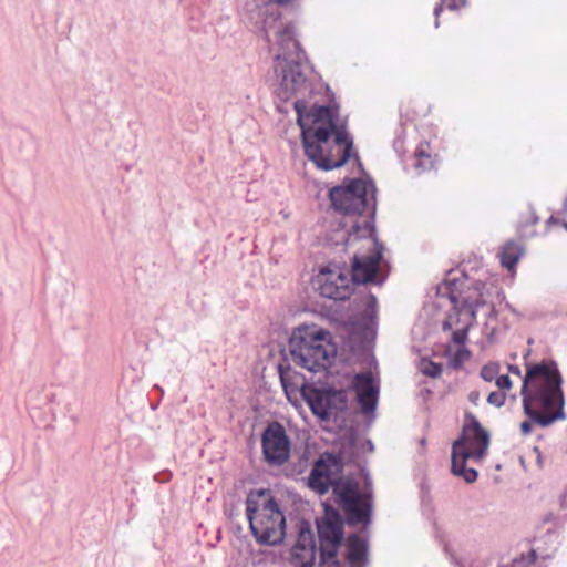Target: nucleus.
Returning a JSON list of instances; mask_svg holds the SVG:
<instances>
[{"instance_id": "obj_1", "label": "nucleus", "mask_w": 567, "mask_h": 567, "mask_svg": "<svg viewBox=\"0 0 567 567\" xmlns=\"http://www.w3.org/2000/svg\"><path fill=\"white\" fill-rule=\"evenodd\" d=\"M291 0H250L245 17L262 34L275 52V71L280 76L278 96L293 102L297 122L301 128L305 154L318 168L331 171L350 158L353 141L338 111L330 106L310 104L303 96L310 92L305 71L307 61L291 24L284 23L279 4Z\"/></svg>"}, {"instance_id": "obj_17", "label": "nucleus", "mask_w": 567, "mask_h": 567, "mask_svg": "<svg viewBox=\"0 0 567 567\" xmlns=\"http://www.w3.org/2000/svg\"><path fill=\"white\" fill-rule=\"evenodd\" d=\"M351 229L352 231H341L340 234L341 244L344 246L350 245L359 238L371 237L373 231V227L368 219H365L362 225L354 221L351 225Z\"/></svg>"}, {"instance_id": "obj_30", "label": "nucleus", "mask_w": 567, "mask_h": 567, "mask_svg": "<svg viewBox=\"0 0 567 567\" xmlns=\"http://www.w3.org/2000/svg\"><path fill=\"white\" fill-rule=\"evenodd\" d=\"M341 224H342L341 230H344L346 223H341Z\"/></svg>"}, {"instance_id": "obj_29", "label": "nucleus", "mask_w": 567, "mask_h": 567, "mask_svg": "<svg viewBox=\"0 0 567 567\" xmlns=\"http://www.w3.org/2000/svg\"><path fill=\"white\" fill-rule=\"evenodd\" d=\"M369 299L371 300V302L375 303L377 302V298L374 296H370Z\"/></svg>"}, {"instance_id": "obj_19", "label": "nucleus", "mask_w": 567, "mask_h": 567, "mask_svg": "<svg viewBox=\"0 0 567 567\" xmlns=\"http://www.w3.org/2000/svg\"><path fill=\"white\" fill-rule=\"evenodd\" d=\"M426 148L427 145L421 144L414 153L415 162L413 165L419 172L431 169L433 166L431 155L427 153Z\"/></svg>"}, {"instance_id": "obj_20", "label": "nucleus", "mask_w": 567, "mask_h": 567, "mask_svg": "<svg viewBox=\"0 0 567 567\" xmlns=\"http://www.w3.org/2000/svg\"><path fill=\"white\" fill-rule=\"evenodd\" d=\"M471 357V352L465 347H458L450 358V365L457 369L463 365Z\"/></svg>"}, {"instance_id": "obj_16", "label": "nucleus", "mask_w": 567, "mask_h": 567, "mask_svg": "<svg viewBox=\"0 0 567 567\" xmlns=\"http://www.w3.org/2000/svg\"><path fill=\"white\" fill-rule=\"evenodd\" d=\"M522 256V247L514 241H508L504 245L502 251L499 252L501 264L508 271H513Z\"/></svg>"}, {"instance_id": "obj_12", "label": "nucleus", "mask_w": 567, "mask_h": 567, "mask_svg": "<svg viewBox=\"0 0 567 567\" xmlns=\"http://www.w3.org/2000/svg\"><path fill=\"white\" fill-rule=\"evenodd\" d=\"M265 461L274 466L284 465L290 456L291 441L279 422H271L261 435Z\"/></svg>"}, {"instance_id": "obj_27", "label": "nucleus", "mask_w": 567, "mask_h": 567, "mask_svg": "<svg viewBox=\"0 0 567 567\" xmlns=\"http://www.w3.org/2000/svg\"><path fill=\"white\" fill-rule=\"evenodd\" d=\"M533 430V426H532V423L528 422V421H524L522 424H520V431L524 435H528L530 434Z\"/></svg>"}, {"instance_id": "obj_13", "label": "nucleus", "mask_w": 567, "mask_h": 567, "mask_svg": "<svg viewBox=\"0 0 567 567\" xmlns=\"http://www.w3.org/2000/svg\"><path fill=\"white\" fill-rule=\"evenodd\" d=\"M369 247H373V252L364 256H353V264L350 278L353 280V285L367 284L373 281L380 259L382 258V246H379L374 238H368Z\"/></svg>"}, {"instance_id": "obj_9", "label": "nucleus", "mask_w": 567, "mask_h": 567, "mask_svg": "<svg viewBox=\"0 0 567 567\" xmlns=\"http://www.w3.org/2000/svg\"><path fill=\"white\" fill-rule=\"evenodd\" d=\"M375 186L372 182L350 179L330 189L332 207L344 216L361 215L365 210L374 213L377 205Z\"/></svg>"}, {"instance_id": "obj_10", "label": "nucleus", "mask_w": 567, "mask_h": 567, "mask_svg": "<svg viewBox=\"0 0 567 567\" xmlns=\"http://www.w3.org/2000/svg\"><path fill=\"white\" fill-rule=\"evenodd\" d=\"M319 537V567H343L338 559V550L343 539L344 520L330 505H324V514L316 519Z\"/></svg>"}, {"instance_id": "obj_3", "label": "nucleus", "mask_w": 567, "mask_h": 567, "mask_svg": "<svg viewBox=\"0 0 567 567\" xmlns=\"http://www.w3.org/2000/svg\"><path fill=\"white\" fill-rule=\"evenodd\" d=\"M563 377L553 360L527 367L520 394L525 414L540 426L565 420Z\"/></svg>"}, {"instance_id": "obj_2", "label": "nucleus", "mask_w": 567, "mask_h": 567, "mask_svg": "<svg viewBox=\"0 0 567 567\" xmlns=\"http://www.w3.org/2000/svg\"><path fill=\"white\" fill-rule=\"evenodd\" d=\"M341 472V461L327 453L315 462L308 477V486L319 495L326 494L332 487L336 503L342 509L348 525L367 527L371 523V495L362 492L355 481L340 478Z\"/></svg>"}, {"instance_id": "obj_31", "label": "nucleus", "mask_w": 567, "mask_h": 567, "mask_svg": "<svg viewBox=\"0 0 567 567\" xmlns=\"http://www.w3.org/2000/svg\"><path fill=\"white\" fill-rule=\"evenodd\" d=\"M563 225H564L565 229L567 230V221H565Z\"/></svg>"}, {"instance_id": "obj_25", "label": "nucleus", "mask_w": 567, "mask_h": 567, "mask_svg": "<svg viewBox=\"0 0 567 567\" xmlns=\"http://www.w3.org/2000/svg\"><path fill=\"white\" fill-rule=\"evenodd\" d=\"M495 383L502 392H503V390H508L512 388V381H511L509 377L506 374L496 377Z\"/></svg>"}, {"instance_id": "obj_8", "label": "nucleus", "mask_w": 567, "mask_h": 567, "mask_svg": "<svg viewBox=\"0 0 567 567\" xmlns=\"http://www.w3.org/2000/svg\"><path fill=\"white\" fill-rule=\"evenodd\" d=\"M465 419L462 435L452 446L451 468L454 475L462 477L466 483H474L477 480V471L466 467V461H480L484 457L489 445V434L472 413H466Z\"/></svg>"}, {"instance_id": "obj_7", "label": "nucleus", "mask_w": 567, "mask_h": 567, "mask_svg": "<svg viewBox=\"0 0 567 567\" xmlns=\"http://www.w3.org/2000/svg\"><path fill=\"white\" fill-rule=\"evenodd\" d=\"M246 515L259 544L279 545L286 535V518L267 491L251 492L246 499Z\"/></svg>"}, {"instance_id": "obj_22", "label": "nucleus", "mask_w": 567, "mask_h": 567, "mask_svg": "<svg viewBox=\"0 0 567 567\" xmlns=\"http://www.w3.org/2000/svg\"><path fill=\"white\" fill-rule=\"evenodd\" d=\"M420 371L427 377L437 378L442 373V367L431 360H422L420 362Z\"/></svg>"}, {"instance_id": "obj_26", "label": "nucleus", "mask_w": 567, "mask_h": 567, "mask_svg": "<svg viewBox=\"0 0 567 567\" xmlns=\"http://www.w3.org/2000/svg\"><path fill=\"white\" fill-rule=\"evenodd\" d=\"M481 400V394L478 391H471L468 394V401L474 405H477Z\"/></svg>"}, {"instance_id": "obj_5", "label": "nucleus", "mask_w": 567, "mask_h": 567, "mask_svg": "<svg viewBox=\"0 0 567 567\" xmlns=\"http://www.w3.org/2000/svg\"><path fill=\"white\" fill-rule=\"evenodd\" d=\"M457 278L449 276L441 286L437 292L442 297H447L453 305L454 313H451L446 321L443 323V330H450L453 326L462 323L452 333V340L458 347H464L467 340V333L473 326L476 315L481 308H486L485 316L492 318L495 316L494 306L488 305L484 298L482 289L483 285L477 284L473 290L461 291L457 286Z\"/></svg>"}, {"instance_id": "obj_11", "label": "nucleus", "mask_w": 567, "mask_h": 567, "mask_svg": "<svg viewBox=\"0 0 567 567\" xmlns=\"http://www.w3.org/2000/svg\"><path fill=\"white\" fill-rule=\"evenodd\" d=\"M313 286L321 297L332 300H346L353 291L350 271L338 264H328L320 268L313 278Z\"/></svg>"}, {"instance_id": "obj_18", "label": "nucleus", "mask_w": 567, "mask_h": 567, "mask_svg": "<svg viewBox=\"0 0 567 567\" xmlns=\"http://www.w3.org/2000/svg\"><path fill=\"white\" fill-rule=\"evenodd\" d=\"M293 546L298 547H316L315 535L310 523L301 520L298 524V537Z\"/></svg>"}, {"instance_id": "obj_21", "label": "nucleus", "mask_w": 567, "mask_h": 567, "mask_svg": "<svg viewBox=\"0 0 567 567\" xmlns=\"http://www.w3.org/2000/svg\"><path fill=\"white\" fill-rule=\"evenodd\" d=\"M443 4H445L446 8L450 10H456L461 7H464L466 4V0H442V3L437 4L434 8L435 28H439L440 25L439 16L443 10Z\"/></svg>"}, {"instance_id": "obj_14", "label": "nucleus", "mask_w": 567, "mask_h": 567, "mask_svg": "<svg viewBox=\"0 0 567 567\" xmlns=\"http://www.w3.org/2000/svg\"><path fill=\"white\" fill-rule=\"evenodd\" d=\"M346 560L349 567H367L368 538L363 534H352L346 539Z\"/></svg>"}, {"instance_id": "obj_15", "label": "nucleus", "mask_w": 567, "mask_h": 567, "mask_svg": "<svg viewBox=\"0 0 567 567\" xmlns=\"http://www.w3.org/2000/svg\"><path fill=\"white\" fill-rule=\"evenodd\" d=\"M316 553L317 547L292 546L290 553V564L293 567H313Z\"/></svg>"}, {"instance_id": "obj_23", "label": "nucleus", "mask_w": 567, "mask_h": 567, "mask_svg": "<svg viewBox=\"0 0 567 567\" xmlns=\"http://www.w3.org/2000/svg\"><path fill=\"white\" fill-rule=\"evenodd\" d=\"M498 370L499 368L495 363L486 364L481 369V377L483 380L491 382L496 379Z\"/></svg>"}, {"instance_id": "obj_24", "label": "nucleus", "mask_w": 567, "mask_h": 567, "mask_svg": "<svg viewBox=\"0 0 567 567\" xmlns=\"http://www.w3.org/2000/svg\"><path fill=\"white\" fill-rule=\"evenodd\" d=\"M506 395L502 391L491 392L487 396V403L496 408H501L505 404Z\"/></svg>"}, {"instance_id": "obj_6", "label": "nucleus", "mask_w": 567, "mask_h": 567, "mask_svg": "<svg viewBox=\"0 0 567 567\" xmlns=\"http://www.w3.org/2000/svg\"><path fill=\"white\" fill-rule=\"evenodd\" d=\"M336 353L331 333L315 324L296 328L289 339L291 362L310 372L327 370Z\"/></svg>"}, {"instance_id": "obj_4", "label": "nucleus", "mask_w": 567, "mask_h": 567, "mask_svg": "<svg viewBox=\"0 0 567 567\" xmlns=\"http://www.w3.org/2000/svg\"><path fill=\"white\" fill-rule=\"evenodd\" d=\"M300 393L311 412L321 421H330L344 413L348 410L351 393H354L359 412L368 419H373L379 401L380 384L372 372L367 371L354 374L349 389L336 390L305 384L301 386Z\"/></svg>"}, {"instance_id": "obj_28", "label": "nucleus", "mask_w": 567, "mask_h": 567, "mask_svg": "<svg viewBox=\"0 0 567 567\" xmlns=\"http://www.w3.org/2000/svg\"><path fill=\"white\" fill-rule=\"evenodd\" d=\"M509 371L513 373V374H517L519 375L520 374V370L518 367L516 365H509Z\"/></svg>"}]
</instances>
